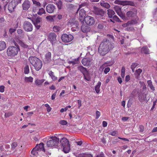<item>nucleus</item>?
<instances>
[{"instance_id": "412c9836", "label": "nucleus", "mask_w": 157, "mask_h": 157, "mask_svg": "<svg viewBox=\"0 0 157 157\" xmlns=\"http://www.w3.org/2000/svg\"><path fill=\"white\" fill-rule=\"evenodd\" d=\"M139 99L140 102H143V101H147L146 94L142 95L141 94L139 95Z\"/></svg>"}, {"instance_id": "774afa93", "label": "nucleus", "mask_w": 157, "mask_h": 157, "mask_svg": "<svg viewBox=\"0 0 157 157\" xmlns=\"http://www.w3.org/2000/svg\"><path fill=\"white\" fill-rule=\"evenodd\" d=\"M125 81L126 82L128 81L130 79V76L129 75H126L125 77Z\"/></svg>"}, {"instance_id": "49530a36", "label": "nucleus", "mask_w": 157, "mask_h": 157, "mask_svg": "<svg viewBox=\"0 0 157 157\" xmlns=\"http://www.w3.org/2000/svg\"><path fill=\"white\" fill-rule=\"evenodd\" d=\"M125 72V68L124 67H122L121 71V76L122 78H124V74Z\"/></svg>"}, {"instance_id": "0e129e2a", "label": "nucleus", "mask_w": 157, "mask_h": 157, "mask_svg": "<svg viewBox=\"0 0 157 157\" xmlns=\"http://www.w3.org/2000/svg\"><path fill=\"white\" fill-rule=\"evenodd\" d=\"M96 119H97L100 116V115H101L99 111H96Z\"/></svg>"}, {"instance_id": "338daca9", "label": "nucleus", "mask_w": 157, "mask_h": 157, "mask_svg": "<svg viewBox=\"0 0 157 157\" xmlns=\"http://www.w3.org/2000/svg\"><path fill=\"white\" fill-rule=\"evenodd\" d=\"M98 28L100 29H102L104 27L103 25L101 24H99L98 25Z\"/></svg>"}, {"instance_id": "7c9ffc66", "label": "nucleus", "mask_w": 157, "mask_h": 157, "mask_svg": "<svg viewBox=\"0 0 157 157\" xmlns=\"http://www.w3.org/2000/svg\"><path fill=\"white\" fill-rule=\"evenodd\" d=\"M109 62L107 61L106 63H105L103 64L100 67V69H101L102 70H103V69L105 67H107L108 66H110L112 65V64H109Z\"/></svg>"}, {"instance_id": "6ab92c4d", "label": "nucleus", "mask_w": 157, "mask_h": 157, "mask_svg": "<svg viewBox=\"0 0 157 157\" xmlns=\"http://www.w3.org/2000/svg\"><path fill=\"white\" fill-rule=\"evenodd\" d=\"M79 19L81 21L84 19L86 15V12L83 9H81L80 10L79 12Z\"/></svg>"}, {"instance_id": "f03ea898", "label": "nucleus", "mask_w": 157, "mask_h": 157, "mask_svg": "<svg viewBox=\"0 0 157 157\" xmlns=\"http://www.w3.org/2000/svg\"><path fill=\"white\" fill-rule=\"evenodd\" d=\"M29 60L30 63L34 67L36 71L40 70L42 66V63L41 61L36 56H30Z\"/></svg>"}, {"instance_id": "5701e85b", "label": "nucleus", "mask_w": 157, "mask_h": 157, "mask_svg": "<svg viewBox=\"0 0 157 157\" xmlns=\"http://www.w3.org/2000/svg\"><path fill=\"white\" fill-rule=\"evenodd\" d=\"M115 13L113 10L108 9L107 10V14L109 18H112L115 14Z\"/></svg>"}, {"instance_id": "4468645a", "label": "nucleus", "mask_w": 157, "mask_h": 157, "mask_svg": "<svg viewBox=\"0 0 157 157\" xmlns=\"http://www.w3.org/2000/svg\"><path fill=\"white\" fill-rule=\"evenodd\" d=\"M47 12L50 13H53L55 9V6L53 4H48L46 7Z\"/></svg>"}, {"instance_id": "f257e3e1", "label": "nucleus", "mask_w": 157, "mask_h": 157, "mask_svg": "<svg viewBox=\"0 0 157 157\" xmlns=\"http://www.w3.org/2000/svg\"><path fill=\"white\" fill-rule=\"evenodd\" d=\"M112 48V45L109 40H104L99 46L98 52L101 55L104 56L107 54Z\"/></svg>"}, {"instance_id": "39448f33", "label": "nucleus", "mask_w": 157, "mask_h": 157, "mask_svg": "<svg viewBox=\"0 0 157 157\" xmlns=\"http://www.w3.org/2000/svg\"><path fill=\"white\" fill-rule=\"evenodd\" d=\"M50 140L48 141L47 143V146L48 147H52L56 146L59 142V139L56 136H51Z\"/></svg>"}, {"instance_id": "680f3d73", "label": "nucleus", "mask_w": 157, "mask_h": 157, "mask_svg": "<svg viewBox=\"0 0 157 157\" xmlns=\"http://www.w3.org/2000/svg\"><path fill=\"white\" fill-rule=\"evenodd\" d=\"M17 33L19 35H22L23 33V31L21 29H18L17 30Z\"/></svg>"}, {"instance_id": "bf43d9fd", "label": "nucleus", "mask_w": 157, "mask_h": 157, "mask_svg": "<svg viewBox=\"0 0 157 157\" xmlns=\"http://www.w3.org/2000/svg\"><path fill=\"white\" fill-rule=\"evenodd\" d=\"M88 5V4L86 2H84L81 5H80L79 6V9L80 8H81L83 6H86Z\"/></svg>"}, {"instance_id": "0eeeda50", "label": "nucleus", "mask_w": 157, "mask_h": 157, "mask_svg": "<svg viewBox=\"0 0 157 157\" xmlns=\"http://www.w3.org/2000/svg\"><path fill=\"white\" fill-rule=\"evenodd\" d=\"M114 3L123 6L126 5L134 6V3L132 2L126 0L120 1L119 0H116L114 1Z\"/></svg>"}, {"instance_id": "8fccbe9b", "label": "nucleus", "mask_w": 157, "mask_h": 157, "mask_svg": "<svg viewBox=\"0 0 157 157\" xmlns=\"http://www.w3.org/2000/svg\"><path fill=\"white\" fill-rule=\"evenodd\" d=\"M17 146V142H14L11 145V148L13 150Z\"/></svg>"}, {"instance_id": "c03bdc74", "label": "nucleus", "mask_w": 157, "mask_h": 157, "mask_svg": "<svg viewBox=\"0 0 157 157\" xmlns=\"http://www.w3.org/2000/svg\"><path fill=\"white\" fill-rule=\"evenodd\" d=\"M61 29L60 27L57 26H54L53 27V30L55 32H59Z\"/></svg>"}, {"instance_id": "3c124183", "label": "nucleus", "mask_w": 157, "mask_h": 157, "mask_svg": "<svg viewBox=\"0 0 157 157\" xmlns=\"http://www.w3.org/2000/svg\"><path fill=\"white\" fill-rule=\"evenodd\" d=\"M41 19L40 18H37L35 20V22H34V24L35 25H36L39 23H40V21Z\"/></svg>"}, {"instance_id": "423d86ee", "label": "nucleus", "mask_w": 157, "mask_h": 157, "mask_svg": "<svg viewBox=\"0 0 157 157\" xmlns=\"http://www.w3.org/2000/svg\"><path fill=\"white\" fill-rule=\"evenodd\" d=\"M93 12L101 19H104V17L105 14V13L103 10L94 7Z\"/></svg>"}, {"instance_id": "473e14b6", "label": "nucleus", "mask_w": 157, "mask_h": 157, "mask_svg": "<svg viewBox=\"0 0 157 157\" xmlns=\"http://www.w3.org/2000/svg\"><path fill=\"white\" fill-rule=\"evenodd\" d=\"M24 80L26 82H32L33 81V78L31 77H25Z\"/></svg>"}, {"instance_id": "a18cd8bd", "label": "nucleus", "mask_w": 157, "mask_h": 157, "mask_svg": "<svg viewBox=\"0 0 157 157\" xmlns=\"http://www.w3.org/2000/svg\"><path fill=\"white\" fill-rule=\"evenodd\" d=\"M29 68L28 66L27 65L24 67V73L25 74H28L29 72Z\"/></svg>"}, {"instance_id": "052dcab7", "label": "nucleus", "mask_w": 157, "mask_h": 157, "mask_svg": "<svg viewBox=\"0 0 157 157\" xmlns=\"http://www.w3.org/2000/svg\"><path fill=\"white\" fill-rule=\"evenodd\" d=\"M12 1L17 5L18 4L21 3L22 0H13Z\"/></svg>"}, {"instance_id": "20e7f679", "label": "nucleus", "mask_w": 157, "mask_h": 157, "mask_svg": "<svg viewBox=\"0 0 157 157\" xmlns=\"http://www.w3.org/2000/svg\"><path fill=\"white\" fill-rule=\"evenodd\" d=\"M60 142L63 147V152L67 153L69 152L70 150V146L68 140L65 137L63 138L60 140Z\"/></svg>"}, {"instance_id": "aec40b11", "label": "nucleus", "mask_w": 157, "mask_h": 157, "mask_svg": "<svg viewBox=\"0 0 157 157\" xmlns=\"http://www.w3.org/2000/svg\"><path fill=\"white\" fill-rule=\"evenodd\" d=\"M44 144L43 143H41L39 144H37L35 147H37V150L38 151H43L44 152L45 149L44 148Z\"/></svg>"}, {"instance_id": "58836bf2", "label": "nucleus", "mask_w": 157, "mask_h": 157, "mask_svg": "<svg viewBox=\"0 0 157 157\" xmlns=\"http://www.w3.org/2000/svg\"><path fill=\"white\" fill-rule=\"evenodd\" d=\"M100 5L102 6H103L107 9H109L110 7V6L109 4L107 3H105L104 2H101L100 4Z\"/></svg>"}, {"instance_id": "a19ab883", "label": "nucleus", "mask_w": 157, "mask_h": 157, "mask_svg": "<svg viewBox=\"0 0 157 157\" xmlns=\"http://www.w3.org/2000/svg\"><path fill=\"white\" fill-rule=\"evenodd\" d=\"M78 59L73 60L71 61H68V63L69 64H71L72 65H74L75 64H77L78 62Z\"/></svg>"}, {"instance_id": "864d4df0", "label": "nucleus", "mask_w": 157, "mask_h": 157, "mask_svg": "<svg viewBox=\"0 0 157 157\" xmlns=\"http://www.w3.org/2000/svg\"><path fill=\"white\" fill-rule=\"evenodd\" d=\"M46 18L47 20L50 21H52L53 20V18L52 16H47Z\"/></svg>"}, {"instance_id": "69168bd1", "label": "nucleus", "mask_w": 157, "mask_h": 157, "mask_svg": "<svg viewBox=\"0 0 157 157\" xmlns=\"http://www.w3.org/2000/svg\"><path fill=\"white\" fill-rule=\"evenodd\" d=\"M5 86H0V92L3 93L4 91Z\"/></svg>"}, {"instance_id": "4c0bfd02", "label": "nucleus", "mask_w": 157, "mask_h": 157, "mask_svg": "<svg viewBox=\"0 0 157 157\" xmlns=\"http://www.w3.org/2000/svg\"><path fill=\"white\" fill-rule=\"evenodd\" d=\"M37 147H35L31 151L32 154L34 155H36L38 153V151L37 150Z\"/></svg>"}, {"instance_id": "de8ad7c7", "label": "nucleus", "mask_w": 157, "mask_h": 157, "mask_svg": "<svg viewBox=\"0 0 157 157\" xmlns=\"http://www.w3.org/2000/svg\"><path fill=\"white\" fill-rule=\"evenodd\" d=\"M140 85L142 86H143V89H142V91H144L145 90H146L147 87H146V86L145 85L144 82H140Z\"/></svg>"}, {"instance_id": "393cba45", "label": "nucleus", "mask_w": 157, "mask_h": 157, "mask_svg": "<svg viewBox=\"0 0 157 157\" xmlns=\"http://www.w3.org/2000/svg\"><path fill=\"white\" fill-rule=\"evenodd\" d=\"M48 75L53 81H55L57 79V77L55 76L54 73L52 71H49Z\"/></svg>"}, {"instance_id": "6e6d98bb", "label": "nucleus", "mask_w": 157, "mask_h": 157, "mask_svg": "<svg viewBox=\"0 0 157 157\" xmlns=\"http://www.w3.org/2000/svg\"><path fill=\"white\" fill-rule=\"evenodd\" d=\"M59 123L62 125H65L67 124V122L65 120H61L60 121Z\"/></svg>"}, {"instance_id": "f8f14e48", "label": "nucleus", "mask_w": 157, "mask_h": 157, "mask_svg": "<svg viewBox=\"0 0 157 157\" xmlns=\"http://www.w3.org/2000/svg\"><path fill=\"white\" fill-rule=\"evenodd\" d=\"M22 9L24 10H28L31 6V2L29 0H25L22 5Z\"/></svg>"}, {"instance_id": "9d476101", "label": "nucleus", "mask_w": 157, "mask_h": 157, "mask_svg": "<svg viewBox=\"0 0 157 157\" xmlns=\"http://www.w3.org/2000/svg\"><path fill=\"white\" fill-rule=\"evenodd\" d=\"M85 23L87 25H91L95 23V20L93 17L90 16H87L84 18Z\"/></svg>"}, {"instance_id": "72a5a7b5", "label": "nucleus", "mask_w": 157, "mask_h": 157, "mask_svg": "<svg viewBox=\"0 0 157 157\" xmlns=\"http://www.w3.org/2000/svg\"><path fill=\"white\" fill-rule=\"evenodd\" d=\"M45 13V10L43 8H40L38 10L37 12V13L40 15H41Z\"/></svg>"}, {"instance_id": "7ed1b4c3", "label": "nucleus", "mask_w": 157, "mask_h": 157, "mask_svg": "<svg viewBox=\"0 0 157 157\" xmlns=\"http://www.w3.org/2000/svg\"><path fill=\"white\" fill-rule=\"evenodd\" d=\"M16 47L13 46H9L7 50V55L8 56H13L16 55L20 50L19 46L17 44H15Z\"/></svg>"}, {"instance_id": "6e6552de", "label": "nucleus", "mask_w": 157, "mask_h": 157, "mask_svg": "<svg viewBox=\"0 0 157 157\" xmlns=\"http://www.w3.org/2000/svg\"><path fill=\"white\" fill-rule=\"evenodd\" d=\"M23 27L24 30L27 32H31L33 29L32 25L28 21H25L24 22Z\"/></svg>"}, {"instance_id": "cd10ccee", "label": "nucleus", "mask_w": 157, "mask_h": 157, "mask_svg": "<svg viewBox=\"0 0 157 157\" xmlns=\"http://www.w3.org/2000/svg\"><path fill=\"white\" fill-rule=\"evenodd\" d=\"M101 85V82H98L96 86H95V89L96 92L97 93H98L100 91V88Z\"/></svg>"}, {"instance_id": "5fc2aeb1", "label": "nucleus", "mask_w": 157, "mask_h": 157, "mask_svg": "<svg viewBox=\"0 0 157 157\" xmlns=\"http://www.w3.org/2000/svg\"><path fill=\"white\" fill-rule=\"evenodd\" d=\"M139 65L137 63H133L131 65V68H135Z\"/></svg>"}, {"instance_id": "ddd939ff", "label": "nucleus", "mask_w": 157, "mask_h": 157, "mask_svg": "<svg viewBox=\"0 0 157 157\" xmlns=\"http://www.w3.org/2000/svg\"><path fill=\"white\" fill-rule=\"evenodd\" d=\"M114 9L117 14L122 19H124L125 18V16L123 14L121 11V8L118 6L114 7Z\"/></svg>"}, {"instance_id": "4be33fe9", "label": "nucleus", "mask_w": 157, "mask_h": 157, "mask_svg": "<svg viewBox=\"0 0 157 157\" xmlns=\"http://www.w3.org/2000/svg\"><path fill=\"white\" fill-rule=\"evenodd\" d=\"M81 30L83 33H86L90 31V27L86 25H84L81 26Z\"/></svg>"}, {"instance_id": "37998d69", "label": "nucleus", "mask_w": 157, "mask_h": 157, "mask_svg": "<svg viewBox=\"0 0 157 157\" xmlns=\"http://www.w3.org/2000/svg\"><path fill=\"white\" fill-rule=\"evenodd\" d=\"M35 37V33H32V34L28 36L29 40L30 41L33 40Z\"/></svg>"}, {"instance_id": "b1692460", "label": "nucleus", "mask_w": 157, "mask_h": 157, "mask_svg": "<svg viewBox=\"0 0 157 157\" xmlns=\"http://www.w3.org/2000/svg\"><path fill=\"white\" fill-rule=\"evenodd\" d=\"M147 83L148 86L150 88V89L152 91L155 90V87L152 84V82L151 80H149L147 81Z\"/></svg>"}, {"instance_id": "e2e57ef3", "label": "nucleus", "mask_w": 157, "mask_h": 157, "mask_svg": "<svg viewBox=\"0 0 157 157\" xmlns=\"http://www.w3.org/2000/svg\"><path fill=\"white\" fill-rule=\"evenodd\" d=\"M110 71V68L109 67H107L105 68L104 70V72L105 74H107Z\"/></svg>"}, {"instance_id": "c756f323", "label": "nucleus", "mask_w": 157, "mask_h": 157, "mask_svg": "<svg viewBox=\"0 0 157 157\" xmlns=\"http://www.w3.org/2000/svg\"><path fill=\"white\" fill-rule=\"evenodd\" d=\"M56 5L57 6L58 9L61 10L63 7V2L60 0L58 1L56 3Z\"/></svg>"}, {"instance_id": "79ce46f5", "label": "nucleus", "mask_w": 157, "mask_h": 157, "mask_svg": "<svg viewBox=\"0 0 157 157\" xmlns=\"http://www.w3.org/2000/svg\"><path fill=\"white\" fill-rule=\"evenodd\" d=\"M78 70L80 71L82 73H83L86 71V69L82 66H78Z\"/></svg>"}, {"instance_id": "c9c22d12", "label": "nucleus", "mask_w": 157, "mask_h": 157, "mask_svg": "<svg viewBox=\"0 0 157 157\" xmlns=\"http://www.w3.org/2000/svg\"><path fill=\"white\" fill-rule=\"evenodd\" d=\"M112 18H113L112 19H110V21L111 22H113L114 23V21H115L117 22L121 21L119 18L116 15H114Z\"/></svg>"}, {"instance_id": "1a4fd4ad", "label": "nucleus", "mask_w": 157, "mask_h": 157, "mask_svg": "<svg viewBox=\"0 0 157 157\" xmlns=\"http://www.w3.org/2000/svg\"><path fill=\"white\" fill-rule=\"evenodd\" d=\"M61 39L63 42L68 43L73 40V36L71 34L67 35L66 34H64L61 36Z\"/></svg>"}, {"instance_id": "9b49d317", "label": "nucleus", "mask_w": 157, "mask_h": 157, "mask_svg": "<svg viewBox=\"0 0 157 157\" xmlns=\"http://www.w3.org/2000/svg\"><path fill=\"white\" fill-rule=\"evenodd\" d=\"M57 36L54 33H51L49 34L48 39L52 43V45L56 43L57 41L56 39Z\"/></svg>"}, {"instance_id": "bb28decb", "label": "nucleus", "mask_w": 157, "mask_h": 157, "mask_svg": "<svg viewBox=\"0 0 157 157\" xmlns=\"http://www.w3.org/2000/svg\"><path fill=\"white\" fill-rule=\"evenodd\" d=\"M6 48L5 42L3 41H0V51L4 50Z\"/></svg>"}, {"instance_id": "ea45409f", "label": "nucleus", "mask_w": 157, "mask_h": 157, "mask_svg": "<svg viewBox=\"0 0 157 157\" xmlns=\"http://www.w3.org/2000/svg\"><path fill=\"white\" fill-rule=\"evenodd\" d=\"M32 1L33 4L34 5V6H36L38 7H40L41 4L40 2L35 0H32Z\"/></svg>"}, {"instance_id": "f704fd0d", "label": "nucleus", "mask_w": 157, "mask_h": 157, "mask_svg": "<svg viewBox=\"0 0 157 157\" xmlns=\"http://www.w3.org/2000/svg\"><path fill=\"white\" fill-rule=\"evenodd\" d=\"M93 155L91 154L82 153L79 155L78 157H91Z\"/></svg>"}, {"instance_id": "a878e982", "label": "nucleus", "mask_w": 157, "mask_h": 157, "mask_svg": "<svg viewBox=\"0 0 157 157\" xmlns=\"http://www.w3.org/2000/svg\"><path fill=\"white\" fill-rule=\"evenodd\" d=\"M149 49L146 46L143 47L141 49V52L145 54H149Z\"/></svg>"}, {"instance_id": "e433bc0d", "label": "nucleus", "mask_w": 157, "mask_h": 157, "mask_svg": "<svg viewBox=\"0 0 157 157\" xmlns=\"http://www.w3.org/2000/svg\"><path fill=\"white\" fill-rule=\"evenodd\" d=\"M142 71V70L140 68H139L137 70H136L135 73V75L136 77L137 78L140 75Z\"/></svg>"}, {"instance_id": "dca6fc26", "label": "nucleus", "mask_w": 157, "mask_h": 157, "mask_svg": "<svg viewBox=\"0 0 157 157\" xmlns=\"http://www.w3.org/2000/svg\"><path fill=\"white\" fill-rule=\"evenodd\" d=\"M69 23L72 27V28H75V29L78 28L79 25L78 22L75 19H71L70 20Z\"/></svg>"}, {"instance_id": "09e8293b", "label": "nucleus", "mask_w": 157, "mask_h": 157, "mask_svg": "<svg viewBox=\"0 0 157 157\" xmlns=\"http://www.w3.org/2000/svg\"><path fill=\"white\" fill-rule=\"evenodd\" d=\"M51 53L50 52H48L45 55V57L47 60L50 59L51 57Z\"/></svg>"}, {"instance_id": "2f4dec72", "label": "nucleus", "mask_w": 157, "mask_h": 157, "mask_svg": "<svg viewBox=\"0 0 157 157\" xmlns=\"http://www.w3.org/2000/svg\"><path fill=\"white\" fill-rule=\"evenodd\" d=\"M20 45L23 48L27 49L29 48V47L26 44L21 41H20L19 42Z\"/></svg>"}, {"instance_id": "13d9d810", "label": "nucleus", "mask_w": 157, "mask_h": 157, "mask_svg": "<svg viewBox=\"0 0 157 157\" xmlns=\"http://www.w3.org/2000/svg\"><path fill=\"white\" fill-rule=\"evenodd\" d=\"M117 134V132L116 131H112L111 132H110L109 133V134L110 135H111L112 136H115L116 135V134Z\"/></svg>"}, {"instance_id": "2eb2a0df", "label": "nucleus", "mask_w": 157, "mask_h": 157, "mask_svg": "<svg viewBox=\"0 0 157 157\" xmlns=\"http://www.w3.org/2000/svg\"><path fill=\"white\" fill-rule=\"evenodd\" d=\"M17 6V5L15 3H14L13 1L12 0L11 2L9 3L8 6V9L9 12L11 13L13 11Z\"/></svg>"}, {"instance_id": "a211bd4d", "label": "nucleus", "mask_w": 157, "mask_h": 157, "mask_svg": "<svg viewBox=\"0 0 157 157\" xmlns=\"http://www.w3.org/2000/svg\"><path fill=\"white\" fill-rule=\"evenodd\" d=\"M137 14V10L136 9L130 10L127 12L126 16L129 17H133L136 16Z\"/></svg>"}, {"instance_id": "f3484780", "label": "nucleus", "mask_w": 157, "mask_h": 157, "mask_svg": "<svg viewBox=\"0 0 157 157\" xmlns=\"http://www.w3.org/2000/svg\"><path fill=\"white\" fill-rule=\"evenodd\" d=\"M91 61L92 59L90 58H85L82 60V63L83 65L87 67L90 65Z\"/></svg>"}, {"instance_id": "603ef678", "label": "nucleus", "mask_w": 157, "mask_h": 157, "mask_svg": "<svg viewBox=\"0 0 157 157\" xmlns=\"http://www.w3.org/2000/svg\"><path fill=\"white\" fill-rule=\"evenodd\" d=\"M40 7H38L36 6H33V11L35 13H37Z\"/></svg>"}, {"instance_id": "c85d7f7f", "label": "nucleus", "mask_w": 157, "mask_h": 157, "mask_svg": "<svg viewBox=\"0 0 157 157\" xmlns=\"http://www.w3.org/2000/svg\"><path fill=\"white\" fill-rule=\"evenodd\" d=\"M44 80L42 79H36L35 82V83L37 86H40L44 82Z\"/></svg>"}, {"instance_id": "4d7b16f0", "label": "nucleus", "mask_w": 157, "mask_h": 157, "mask_svg": "<svg viewBox=\"0 0 157 157\" xmlns=\"http://www.w3.org/2000/svg\"><path fill=\"white\" fill-rule=\"evenodd\" d=\"M139 131L140 132H142L144 130V127L142 125H140L139 128Z\"/></svg>"}]
</instances>
